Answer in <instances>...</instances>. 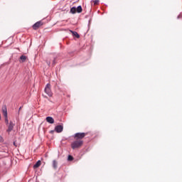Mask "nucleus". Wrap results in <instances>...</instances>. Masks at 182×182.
I'll list each match as a JSON object with an SVG mask.
<instances>
[{
	"label": "nucleus",
	"mask_w": 182,
	"mask_h": 182,
	"mask_svg": "<svg viewBox=\"0 0 182 182\" xmlns=\"http://www.w3.org/2000/svg\"><path fill=\"white\" fill-rule=\"evenodd\" d=\"M53 65H55V60H53Z\"/></svg>",
	"instance_id": "6ab92c4d"
},
{
	"label": "nucleus",
	"mask_w": 182,
	"mask_h": 182,
	"mask_svg": "<svg viewBox=\"0 0 182 182\" xmlns=\"http://www.w3.org/2000/svg\"><path fill=\"white\" fill-rule=\"evenodd\" d=\"M76 7H73L70 9V13L71 14H76Z\"/></svg>",
	"instance_id": "ddd939ff"
},
{
	"label": "nucleus",
	"mask_w": 182,
	"mask_h": 182,
	"mask_svg": "<svg viewBox=\"0 0 182 182\" xmlns=\"http://www.w3.org/2000/svg\"><path fill=\"white\" fill-rule=\"evenodd\" d=\"M20 59H21V62H25V60H26V55H21V57H20Z\"/></svg>",
	"instance_id": "4468645a"
},
{
	"label": "nucleus",
	"mask_w": 182,
	"mask_h": 182,
	"mask_svg": "<svg viewBox=\"0 0 182 182\" xmlns=\"http://www.w3.org/2000/svg\"><path fill=\"white\" fill-rule=\"evenodd\" d=\"M42 25H43V23H42V21H38L33 26V29H34V31H36L39 29V28H41Z\"/></svg>",
	"instance_id": "423d86ee"
},
{
	"label": "nucleus",
	"mask_w": 182,
	"mask_h": 182,
	"mask_svg": "<svg viewBox=\"0 0 182 182\" xmlns=\"http://www.w3.org/2000/svg\"><path fill=\"white\" fill-rule=\"evenodd\" d=\"M46 122H48V123H50V124H53L55 123V119H53L52 117H47Z\"/></svg>",
	"instance_id": "6e6552de"
},
{
	"label": "nucleus",
	"mask_w": 182,
	"mask_h": 182,
	"mask_svg": "<svg viewBox=\"0 0 182 182\" xmlns=\"http://www.w3.org/2000/svg\"><path fill=\"white\" fill-rule=\"evenodd\" d=\"M70 32L72 33L73 36H75V38H77V39L80 38V36L79 35V33H77V32L71 30H70Z\"/></svg>",
	"instance_id": "1a4fd4ad"
},
{
	"label": "nucleus",
	"mask_w": 182,
	"mask_h": 182,
	"mask_svg": "<svg viewBox=\"0 0 182 182\" xmlns=\"http://www.w3.org/2000/svg\"><path fill=\"white\" fill-rule=\"evenodd\" d=\"M53 167L55 170L58 168V161H56V160L53 161Z\"/></svg>",
	"instance_id": "f8f14e48"
},
{
	"label": "nucleus",
	"mask_w": 182,
	"mask_h": 182,
	"mask_svg": "<svg viewBox=\"0 0 182 182\" xmlns=\"http://www.w3.org/2000/svg\"><path fill=\"white\" fill-rule=\"evenodd\" d=\"M92 4H94V6H96L99 4V0H94L91 1Z\"/></svg>",
	"instance_id": "2eb2a0df"
},
{
	"label": "nucleus",
	"mask_w": 182,
	"mask_h": 182,
	"mask_svg": "<svg viewBox=\"0 0 182 182\" xmlns=\"http://www.w3.org/2000/svg\"><path fill=\"white\" fill-rule=\"evenodd\" d=\"M46 63H47V65H48V66L50 65V61H49V60H47L46 61Z\"/></svg>",
	"instance_id": "f3484780"
},
{
	"label": "nucleus",
	"mask_w": 182,
	"mask_h": 182,
	"mask_svg": "<svg viewBox=\"0 0 182 182\" xmlns=\"http://www.w3.org/2000/svg\"><path fill=\"white\" fill-rule=\"evenodd\" d=\"M14 146H16V143L15 141L14 142Z\"/></svg>",
	"instance_id": "aec40b11"
},
{
	"label": "nucleus",
	"mask_w": 182,
	"mask_h": 182,
	"mask_svg": "<svg viewBox=\"0 0 182 182\" xmlns=\"http://www.w3.org/2000/svg\"><path fill=\"white\" fill-rule=\"evenodd\" d=\"M45 93L48 95L50 97H52L53 96V93H52V90H50V84H47L45 87Z\"/></svg>",
	"instance_id": "20e7f679"
},
{
	"label": "nucleus",
	"mask_w": 182,
	"mask_h": 182,
	"mask_svg": "<svg viewBox=\"0 0 182 182\" xmlns=\"http://www.w3.org/2000/svg\"><path fill=\"white\" fill-rule=\"evenodd\" d=\"M41 161H38L36 164L33 166V168H38V167H41Z\"/></svg>",
	"instance_id": "9b49d317"
},
{
	"label": "nucleus",
	"mask_w": 182,
	"mask_h": 182,
	"mask_svg": "<svg viewBox=\"0 0 182 182\" xmlns=\"http://www.w3.org/2000/svg\"><path fill=\"white\" fill-rule=\"evenodd\" d=\"M72 160H73V156H68V161H72Z\"/></svg>",
	"instance_id": "dca6fc26"
},
{
	"label": "nucleus",
	"mask_w": 182,
	"mask_h": 182,
	"mask_svg": "<svg viewBox=\"0 0 182 182\" xmlns=\"http://www.w3.org/2000/svg\"><path fill=\"white\" fill-rule=\"evenodd\" d=\"M83 146V140L76 139L71 144V149L75 150V149H80Z\"/></svg>",
	"instance_id": "f257e3e1"
},
{
	"label": "nucleus",
	"mask_w": 182,
	"mask_h": 182,
	"mask_svg": "<svg viewBox=\"0 0 182 182\" xmlns=\"http://www.w3.org/2000/svg\"><path fill=\"white\" fill-rule=\"evenodd\" d=\"M14 127H15V124L14 123V122L10 121L9 123V126H8V129L6 130L7 133H11L12 132V130H14Z\"/></svg>",
	"instance_id": "39448f33"
},
{
	"label": "nucleus",
	"mask_w": 182,
	"mask_h": 182,
	"mask_svg": "<svg viewBox=\"0 0 182 182\" xmlns=\"http://www.w3.org/2000/svg\"><path fill=\"white\" fill-rule=\"evenodd\" d=\"M86 136H87V133L77 132L75 134L74 139H75V140H82V139H85Z\"/></svg>",
	"instance_id": "7ed1b4c3"
},
{
	"label": "nucleus",
	"mask_w": 182,
	"mask_h": 182,
	"mask_svg": "<svg viewBox=\"0 0 182 182\" xmlns=\"http://www.w3.org/2000/svg\"><path fill=\"white\" fill-rule=\"evenodd\" d=\"M1 110H2L3 116L4 117V119H5L6 124H9V120H8V109H6V105H3Z\"/></svg>",
	"instance_id": "f03ea898"
},
{
	"label": "nucleus",
	"mask_w": 182,
	"mask_h": 182,
	"mask_svg": "<svg viewBox=\"0 0 182 182\" xmlns=\"http://www.w3.org/2000/svg\"><path fill=\"white\" fill-rule=\"evenodd\" d=\"M82 11L83 9H82V6H78L76 9V11L77 12V14H82Z\"/></svg>",
	"instance_id": "9d476101"
},
{
	"label": "nucleus",
	"mask_w": 182,
	"mask_h": 182,
	"mask_svg": "<svg viewBox=\"0 0 182 182\" xmlns=\"http://www.w3.org/2000/svg\"><path fill=\"white\" fill-rule=\"evenodd\" d=\"M2 137L1 136H0V141H2Z\"/></svg>",
	"instance_id": "a211bd4d"
},
{
	"label": "nucleus",
	"mask_w": 182,
	"mask_h": 182,
	"mask_svg": "<svg viewBox=\"0 0 182 182\" xmlns=\"http://www.w3.org/2000/svg\"><path fill=\"white\" fill-rule=\"evenodd\" d=\"M55 130L57 133H62L63 132V125H58L55 127Z\"/></svg>",
	"instance_id": "0eeeda50"
}]
</instances>
